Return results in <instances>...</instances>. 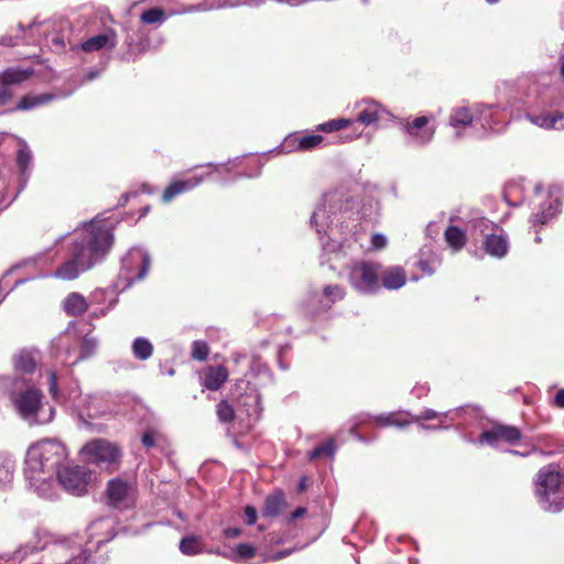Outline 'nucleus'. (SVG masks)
Here are the masks:
<instances>
[{"label": "nucleus", "instance_id": "nucleus-55", "mask_svg": "<svg viewBox=\"0 0 564 564\" xmlns=\"http://www.w3.org/2000/svg\"><path fill=\"white\" fill-rule=\"evenodd\" d=\"M97 75H98V72H89V73H88V78H89V79H94V78H96V77H97Z\"/></svg>", "mask_w": 564, "mask_h": 564}, {"label": "nucleus", "instance_id": "nucleus-32", "mask_svg": "<svg viewBox=\"0 0 564 564\" xmlns=\"http://www.w3.org/2000/svg\"><path fill=\"white\" fill-rule=\"evenodd\" d=\"M336 445L334 440H328L324 443L315 446L308 454V458L311 460L316 459L318 457H330L335 454Z\"/></svg>", "mask_w": 564, "mask_h": 564}, {"label": "nucleus", "instance_id": "nucleus-41", "mask_svg": "<svg viewBox=\"0 0 564 564\" xmlns=\"http://www.w3.org/2000/svg\"><path fill=\"white\" fill-rule=\"evenodd\" d=\"M258 513L257 509L252 506L245 507V522L247 525H252L257 522Z\"/></svg>", "mask_w": 564, "mask_h": 564}, {"label": "nucleus", "instance_id": "nucleus-59", "mask_svg": "<svg viewBox=\"0 0 564 564\" xmlns=\"http://www.w3.org/2000/svg\"><path fill=\"white\" fill-rule=\"evenodd\" d=\"M535 241L536 242H540L541 241V238L539 236L535 237Z\"/></svg>", "mask_w": 564, "mask_h": 564}, {"label": "nucleus", "instance_id": "nucleus-35", "mask_svg": "<svg viewBox=\"0 0 564 564\" xmlns=\"http://www.w3.org/2000/svg\"><path fill=\"white\" fill-rule=\"evenodd\" d=\"M32 161V154L26 147L21 148L17 153V165L22 175H25Z\"/></svg>", "mask_w": 564, "mask_h": 564}, {"label": "nucleus", "instance_id": "nucleus-13", "mask_svg": "<svg viewBox=\"0 0 564 564\" xmlns=\"http://www.w3.org/2000/svg\"><path fill=\"white\" fill-rule=\"evenodd\" d=\"M117 42V33L110 29L106 33L91 36L82 42L79 48L85 53L99 52L104 48L112 50L116 47Z\"/></svg>", "mask_w": 564, "mask_h": 564}, {"label": "nucleus", "instance_id": "nucleus-33", "mask_svg": "<svg viewBox=\"0 0 564 564\" xmlns=\"http://www.w3.org/2000/svg\"><path fill=\"white\" fill-rule=\"evenodd\" d=\"M323 295L327 299L330 306L345 297L346 290L339 284H328L323 289Z\"/></svg>", "mask_w": 564, "mask_h": 564}, {"label": "nucleus", "instance_id": "nucleus-29", "mask_svg": "<svg viewBox=\"0 0 564 564\" xmlns=\"http://www.w3.org/2000/svg\"><path fill=\"white\" fill-rule=\"evenodd\" d=\"M132 352L137 359L147 360L153 354V345L150 343V340L143 337H138L132 344Z\"/></svg>", "mask_w": 564, "mask_h": 564}, {"label": "nucleus", "instance_id": "nucleus-12", "mask_svg": "<svg viewBox=\"0 0 564 564\" xmlns=\"http://www.w3.org/2000/svg\"><path fill=\"white\" fill-rule=\"evenodd\" d=\"M202 182L203 178L198 176H192L186 180H174L164 188L161 199L163 203H170L176 196L194 189Z\"/></svg>", "mask_w": 564, "mask_h": 564}, {"label": "nucleus", "instance_id": "nucleus-44", "mask_svg": "<svg viewBox=\"0 0 564 564\" xmlns=\"http://www.w3.org/2000/svg\"><path fill=\"white\" fill-rule=\"evenodd\" d=\"M13 98V93L8 87L0 86V107L9 104Z\"/></svg>", "mask_w": 564, "mask_h": 564}, {"label": "nucleus", "instance_id": "nucleus-14", "mask_svg": "<svg viewBox=\"0 0 564 564\" xmlns=\"http://www.w3.org/2000/svg\"><path fill=\"white\" fill-rule=\"evenodd\" d=\"M229 371L224 365L209 366L205 370L203 386L210 391L219 390L228 380Z\"/></svg>", "mask_w": 564, "mask_h": 564}, {"label": "nucleus", "instance_id": "nucleus-42", "mask_svg": "<svg viewBox=\"0 0 564 564\" xmlns=\"http://www.w3.org/2000/svg\"><path fill=\"white\" fill-rule=\"evenodd\" d=\"M371 245L376 250L383 249L387 246V239L381 234H373L371 237Z\"/></svg>", "mask_w": 564, "mask_h": 564}, {"label": "nucleus", "instance_id": "nucleus-4", "mask_svg": "<svg viewBox=\"0 0 564 564\" xmlns=\"http://www.w3.org/2000/svg\"><path fill=\"white\" fill-rule=\"evenodd\" d=\"M29 455L45 470L58 466L66 456V449L61 442L43 440L31 447Z\"/></svg>", "mask_w": 564, "mask_h": 564}, {"label": "nucleus", "instance_id": "nucleus-24", "mask_svg": "<svg viewBox=\"0 0 564 564\" xmlns=\"http://www.w3.org/2000/svg\"><path fill=\"white\" fill-rule=\"evenodd\" d=\"M474 121V116L466 107H459L452 111L449 123L454 128H466Z\"/></svg>", "mask_w": 564, "mask_h": 564}, {"label": "nucleus", "instance_id": "nucleus-5", "mask_svg": "<svg viewBox=\"0 0 564 564\" xmlns=\"http://www.w3.org/2000/svg\"><path fill=\"white\" fill-rule=\"evenodd\" d=\"M91 473L83 466H65L57 470L61 485L69 492L80 496L87 491Z\"/></svg>", "mask_w": 564, "mask_h": 564}, {"label": "nucleus", "instance_id": "nucleus-54", "mask_svg": "<svg viewBox=\"0 0 564 564\" xmlns=\"http://www.w3.org/2000/svg\"><path fill=\"white\" fill-rule=\"evenodd\" d=\"M54 45H58L61 47H65V42L62 37L57 36L52 40Z\"/></svg>", "mask_w": 564, "mask_h": 564}, {"label": "nucleus", "instance_id": "nucleus-30", "mask_svg": "<svg viewBox=\"0 0 564 564\" xmlns=\"http://www.w3.org/2000/svg\"><path fill=\"white\" fill-rule=\"evenodd\" d=\"M352 122V120L345 118L332 119L327 122L316 126V131L332 133L350 127Z\"/></svg>", "mask_w": 564, "mask_h": 564}, {"label": "nucleus", "instance_id": "nucleus-26", "mask_svg": "<svg viewBox=\"0 0 564 564\" xmlns=\"http://www.w3.org/2000/svg\"><path fill=\"white\" fill-rule=\"evenodd\" d=\"M14 473V460L7 455L0 456V488L11 484Z\"/></svg>", "mask_w": 564, "mask_h": 564}, {"label": "nucleus", "instance_id": "nucleus-19", "mask_svg": "<svg viewBox=\"0 0 564 564\" xmlns=\"http://www.w3.org/2000/svg\"><path fill=\"white\" fill-rule=\"evenodd\" d=\"M375 424L380 427L397 426L403 429L412 423L410 413L397 411L388 414H381L373 419Z\"/></svg>", "mask_w": 564, "mask_h": 564}, {"label": "nucleus", "instance_id": "nucleus-22", "mask_svg": "<svg viewBox=\"0 0 564 564\" xmlns=\"http://www.w3.org/2000/svg\"><path fill=\"white\" fill-rule=\"evenodd\" d=\"M529 120L544 129H563L564 128V112L554 111L540 116H528Z\"/></svg>", "mask_w": 564, "mask_h": 564}, {"label": "nucleus", "instance_id": "nucleus-36", "mask_svg": "<svg viewBox=\"0 0 564 564\" xmlns=\"http://www.w3.org/2000/svg\"><path fill=\"white\" fill-rule=\"evenodd\" d=\"M164 19V11L160 8H152L145 10L141 14V21L144 24H154L161 22Z\"/></svg>", "mask_w": 564, "mask_h": 564}, {"label": "nucleus", "instance_id": "nucleus-49", "mask_svg": "<svg viewBox=\"0 0 564 564\" xmlns=\"http://www.w3.org/2000/svg\"><path fill=\"white\" fill-rule=\"evenodd\" d=\"M18 37L19 36H2L0 39V44L9 47L15 46L19 44Z\"/></svg>", "mask_w": 564, "mask_h": 564}, {"label": "nucleus", "instance_id": "nucleus-8", "mask_svg": "<svg viewBox=\"0 0 564 564\" xmlns=\"http://www.w3.org/2000/svg\"><path fill=\"white\" fill-rule=\"evenodd\" d=\"M522 440L521 431L512 425L494 424L490 430L484 431L479 436L480 443L498 446L500 443L516 445Z\"/></svg>", "mask_w": 564, "mask_h": 564}, {"label": "nucleus", "instance_id": "nucleus-20", "mask_svg": "<svg viewBox=\"0 0 564 564\" xmlns=\"http://www.w3.org/2000/svg\"><path fill=\"white\" fill-rule=\"evenodd\" d=\"M288 503L285 500L284 492L281 490L274 491L265 498L262 513L268 518L279 517L286 508Z\"/></svg>", "mask_w": 564, "mask_h": 564}, {"label": "nucleus", "instance_id": "nucleus-3", "mask_svg": "<svg viewBox=\"0 0 564 564\" xmlns=\"http://www.w3.org/2000/svg\"><path fill=\"white\" fill-rule=\"evenodd\" d=\"M83 451L90 463L98 466L105 465L111 473L117 470L120 465L121 449L110 441L104 438L93 440L84 446Z\"/></svg>", "mask_w": 564, "mask_h": 564}, {"label": "nucleus", "instance_id": "nucleus-17", "mask_svg": "<svg viewBox=\"0 0 564 564\" xmlns=\"http://www.w3.org/2000/svg\"><path fill=\"white\" fill-rule=\"evenodd\" d=\"M383 112L384 109L379 104L375 101H366L364 107L357 113L355 121L366 127L372 126L379 122Z\"/></svg>", "mask_w": 564, "mask_h": 564}, {"label": "nucleus", "instance_id": "nucleus-1", "mask_svg": "<svg viewBox=\"0 0 564 564\" xmlns=\"http://www.w3.org/2000/svg\"><path fill=\"white\" fill-rule=\"evenodd\" d=\"M113 245L111 228L101 223H91L76 234L69 245V256L55 270L57 279L73 281L100 262Z\"/></svg>", "mask_w": 564, "mask_h": 564}, {"label": "nucleus", "instance_id": "nucleus-9", "mask_svg": "<svg viewBox=\"0 0 564 564\" xmlns=\"http://www.w3.org/2000/svg\"><path fill=\"white\" fill-rule=\"evenodd\" d=\"M378 264L367 261H361L352 267L350 271V281L355 283L356 288L371 291L378 285Z\"/></svg>", "mask_w": 564, "mask_h": 564}, {"label": "nucleus", "instance_id": "nucleus-60", "mask_svg": "<svg viewBox=\"0 0 564 564\" xmlns=\"http://www.w3.org/2000/svg\"><path fill=\"white\" fill-rule=\"evenodd\" d=\"M4 557L3 556H0V561L3 560Z\"/></svg>", "mask_w": 564, "mask_h": 564}, {"label": "nucleus", "instance_id": "nucleus-56", "mask_svg": "<svg viewBox=\"0 0 564 564\" xmlns=\"http://www.w3.org/2000/svg\"><path fill=\"white\" fill-rule=\"evenodd\" d=\"M151 207L150 206H145L143 209H142V213H141V216H145L149 212H150Z\"/></svg>", "mask_w": 564, "mask_h": 564}, {"label": "nucleus", "instance_id": "nucleus-27", "mask_svg": "<svg viewBox=\"0 0 564 564\" xmlns=\"http://www.w3.org/2000/svg\"><path fill=\"white\" fill-rule=\"evenodd\" d=\"M50 100H52V96L48 95V94H43V95H40V96L25 95L17 104L14 110H21V111L30 110L32 108H35V107L40 106V105L46 104Z\"/></svg>", "mask_w": 564, "mask_h": 564}, {"label": "nucleus", "instance_id": "nucleus-6", "mask_svg": "<svg viewBox=\"0 0 564 564\" xmlns=\"http://www.w3.org/2000/svg\"><path fill=\"white\" fill-rule=\"evenodd\" d=\"M434 116H420L409 117L403 119L400 123L404 132H406L412 139L420 144H426L430 142L435 133V127L433 126Z\"/></svg>", "mask_w": 564, "mask_h": 564}, {"label": "nucleus", "instance_id": "nucleus-53", "mask_svg": "<svg viewBox=\"0 0 564 564\" xmlns=\"http://www.w3.org/2000/svg\"><path fill=\"white\" fill-rule=\"evenodd\" d=\"M305 489H306V477H302L297 485V491L303 492Z\"/></svg>", "mask_w": 564, "mask_h": 564}, {"label": "nucleus", "instance_id": "nucleus-51", "mask_svg": "<svg viewBox=\"0 0 564 564\" xmlns=\"http://www.w3.org/2000/svg\"><path fill=\"white\" fill-rule=\"evenodd\" d=\"M554 404L557 408L564 409V388L560 389L554 397Z\"/></svg>", "mask_w": 564, "mask_h": 564}, {"label": "nucleus", "instance_id": "nucleus-39", "mask_svg": "<svg viewBox=\"0 0 564 564\" xmlns=\"http://www.w3.org/2000/svg\"><path fill=\"white\" fill-rule=\"evenodd\" d=\"M141 442L147 448L154 447L156 444V432L153 430L145 431L141 437Z\"/></svg>", "mask_w": 564, "mask_h": 564}, {"label": "nucleus", "instance_id": "nucleus-52", "mask_svg": "<svg viewBox=\"0 0 564 564\" xmlns=\"http://www.w3.org/2000/svg\"><path fill=\"white\" fill-rule=\"evenodd\" d=\"M37 25H41V23H37L36 21H33L32 23H30L28 26H24L22 23H19V29L22 31V32H25V31H31L33 28L37 26Z\"/></svg>", "mask_w": 564, "mask_h": 564}, {"label": "nucleus", "instance_id": "nucleus-2", "mask_svg": "<svg viewBox=\"0 0 564 564\" xmlns=\"http://www.w3.org/2000/svg\"><path fill=\"white\" fill-rule=\"evenodd\" d=\"M564 476L557 465L541 467L533 479V492L538 503L549 512L564 510Z\"/></svg>", "mask_w": 564, "mask_h": 564}, {"label": "nucleus", "instance_id": "nucleus-58", "mask_svg": "<svg viewBox=\"0 0 564 564\" xmlns=\"http://www.w3.org/2000/svg\"><path fill=\"white\" fill-rule=\"evenodd\" d=\"M561 74H562V76H564V63L561 66Z\"/></svg>", "mask_w": 564, "mask_h": 564}, {"label": "nucleus", "instance_id": "nucleus-48", "mask_svg": "<svg viewBox=\"0 0 564 564\" xmlns=\"http://www.w3.org/2000/svg\"><path fill=\"white\" fill-rule=\"evenodd\" d=\"M241 533H242V531L239 528H227L224 530V535L227 539H236V538L240 536Z\"/></svg>", "mask_w": 564, "mask_h": 564}, {"label": "nucleus", "instance_id": "nucleus-46", "mask_svg": "<svg viewBox=\"0 0 564 564\" xmlns=\"http://www.w3.org/2000/svg\"><path fill=\"white\" fill-rule=\"evenodd\" d=\"M306 513L307 509L305 507H299L290 514L289 522L303 518Z\"/></svg>", "mask_w": 564, "mask_h": 564}, {"label": "nucleus", "instance_id": "nucleus-45", "mask_svg": "<svg viewBox=\"0 0 564 564\" xmlns=\"http://www.w3.org/2000/svg\"><path fill=\"white\" fill-rule=\"evenodd\" d=\"M416 267L427 275H432L434 273V269L431 267L430 261L425 259H421L417 261Z\"/></svg>", "mask_w": 564, "mask_h": 564}, {"label": "nucleus", "instance_id": "nucleus-47", "mask_svg": "<svg viewBox=\"0 0 564 564\" xmlns=\"http://www.w3.org/2000/svg\"><path fill=\"white\" fill-rule=\"evenodd\" d=\"M531 220H532L534 226L538 225V224L539 225H544V224H546L549 221V215L545 214L544 212L541 213V214H534L532 216Z\"/></svg>", "mask_w": 564, "mask_h": 564}, {"label": "nucleus", "instance_id": "nucleus-10", "mask_svg": "<svg viewBox=\"0 0 564 564\" xmlns=\"http://www.w3.org/2000/svg\"><path fill=\"white\" fill-rule=\"evenodd\" d=\"M484 252L492 258L502 259L509 252V238L502 231L485 234L481 241Z\"/></svg>", "mask_w": 564, "mask_h": 564}, {"label": "nucleus", "instance_id": "nucleus-34", "mask_svg": "<svg viewBox=\"0 0 564 564\" xmlns=\"http://www.w3.org/2000/svg\"><path fill=\"white\" fill-rule=\"evenodd\" d=\"M209 346L206 341L195 340L192 345L191 356L194 360L205 361L209 355Z\"/></svg>", "mask_w": 564, "mask_h": 564}, {"label": "nucleus", "instance_id": "nucleus-38", "mask_svg": "<svg viewBox=\"0 0 564 564\" xmlns=\"http://www.w3.org/2000/svg\"><path fill=\"white\" fill-rule=\"evenodd\" d=\"M254 555H256V549L251 544L240 543L236 547L235 561H237L238 558L249 560V558H252Z\"/></svg>", "mask_w": 564, "mask_h": 564}, {"label": "nucleus", "instance_id": "nucleus-28", "mask_svg": "<svg viewBox=\"0 0 564 564\" xmlns=\"http://www.w3.org/2000/svg\"><path fill=\"white\" fill-rule=\"evenodd\" d=\"M180 551L184 555H196L203 552L200 538L196 535H186L180 542Z\"/></svg>", "mask_w": 564, "mask_h": 564}, {"label": "nucleus", "instance_id": "nucleus-23", "mask_svg": "<svg viewBox=\"0 0 564 564\" xmlns=\"http://www.w3.org/2000/svg\"><path fill=\"white\" fill-rule=\"evenodd\" d=\"M444 239L448 247L453 249V251L462 250L467 242L465 230L454 225H451L445 229Z\"/></svg>", "mask_w": 564, "mask_h": 564}, {"label": "nucleus", "instance_id": "nucleus-31", "mask_svg": "<svg viewBox=\"0 0 564 564\" xmlns=\"http://www.w3.org/2000/svg\"><path fill=\"white\" fill-rule=\"evenodd\" d=\"M216 414L221 423H231L236 419V411L226 399H223L217 403Z\"/></svg>", "mask_w": 564, "mask_h": 564}, {"label": "nucleus", "instance_id": "nucleus-15", "mask_svg": "<svg viewBox=\"0 0 564 564\" xmlns=\"http://www.w3.org/2000/svg\"><path fill=\"white\" fill-rule=\"evenodd\" d=\"M324 141V137L321 134H305V135H290L285 142L288 147H292L296 151L306 152L312 151L319 147Z\"/></svg>", "mask_w": 564, "mask_h": 564}, {"label": "nucleus", "instance_id": "nucleus-7", "mask_svg": "<svg viewBox=\"0 0 564 564\" xmlns=\"http://www.w3.org/2000/svg\"><path fill=\"white\" fill-rule=\"evenodd\" d=\"M106 496L111 507L128 508L134 501L135 488L132 482L113 478L108 481Z\"/></svg>", "mask_w": 564, "mask_h": 564}, {"label": "nucleus", "instance_id": "nucleus-50", "mask_svg": "<svg viewBox=\"0 0 564 564\" xmlns=\"http://www.w3.org/2000/svg\"><path fill=\"white\" fill-rule=\"evenodd\" d=\"M48 382H50V392L55 395L57 392V377H56L55 372L48 373Z\"/></svg>", "mask_w": 564, "mask_h": 564}, {"label": "nucleus", "instance_id": "nucleus-11", "mask_svg": "<svg viewBox=\"0 0 564 564\" xmlns=\"http://www.w3.org/2000/svg\"><path fill=\"white\" fill-rule=\"evenodd\" d=\"M42 393L36 389H28L19 394L15 408L23 419L34 417L41 408Z\"/></svg>", "mask_w": 564, "mask_h": 564}, {"label": "nucleus", "instance_id": "nucleus-40", "mask_svg": "<svg viewBox=\"0 0 564 564\" xmlns=\"http://www.w3.org/2000/svg\"><path fill=\"white\" fill-rule=\"evenodd\" d=\"M410 417L412 419V423L413 422H420L421 420L429 421V420L437 419L438 417V413L435 412L434 410L427 409V410H424L423 412H421V414L417 415V416H414V415L410 414Z\"/></svg>", "mask_w": 564, "mask_h": 564}, {"label": "nucleus", "instance_id": "nucleus-18", "mask_svg": "<svg viewBox=\"0 0 564 564\" xmlns=\"http://www.w3.org/2000/svg\"><path fill=\"white\" fill-rule=\"evenodd\" d=\"M380 280L386 289L398 290L405 284L406 273L401 267H390L381 273Z\"/></svg>", "mask_w": 564, "mask_h": 564}, {"label": "nucleus", "instance_id": "nucleus-37", "mask_svg": "<svg viewBox=\"0 0 564 564\" xmlns=\"http://www.w3.org/2000/svg\"><path fill=\"white\" fill-rule=\"evenodd\" d=\"M97 348V340L89 335L84 336L82 346H80V358L90 357Z\"/></svg>", "mask_w": 564, "mask_h": 564}, {"label": "nucleus", "instance_id": "nucleus-21", "mask_svg": "<svg viewBox=\"0 0 564 564\" xmlns=\"http://www.w3.org/2000/svg\"><path fill=\"white\" fill-rule=\"evenodd\" d=\"M63 307L68 316H80L87 312L89 305L82 294L73 292L65 297Z\"/></svg>", "mask_w": 564, "mask_h": 564}, {"label": "nucleus", "instance_id": "nucleus-25", "mask_svg": "<svg viewBox=\"0 0 564 564\" xmlns=\"http://www.w3.org/2000/svg\"><path fill=\"white\" fill-rule=\"evenodd\" d=\"M14 368L22 373H33L36 360L30 351H21L14 359Z\"/></svg>", "mask_w": 564, "mask_h": 564}, {"label": "nucleus", "instance_id": "nucleus-43", "mask_svg": "<svg viewBox=\"0 0 564 564\" xmlns=\"http://www.w3.org/2000/svg\"><path fill=\"white\" fill-rule=\"evenodd\" d=\"M150 264H151V261H150L149 256L148 254H142L141 268H140V271H139V273L137 275L138 280H142L147 275V273H148V271L150 269Z\"/></svg>", "mask_w": 564, "mask_h": 564}, {"label": "nucleus", "instance_id": "nucleus-57", "mask_svg": "<svg viewBox=\"0 0 564 564\" xmlns=\"http://www.w3.org/2000/svg\"><path fill=\"white\" fill-rule=\"evenodd\" d=\"M488 3L494 4L497 3L499 0H486Z\"/></svg>", "mask_w": 564, "mask_h": 564}, {"label": "nucleus", "instance_id": "nucleus-16", "mask_svg": "<svg viewBox=\"0 0 564 564\" xmlns=\"http://www.w3.org/2000/svg\"><path fill=\"white\" fill-rule=\"evenodd\" d=\"M33 75V69H22L18 67H9L0 73V86L8 87L18 86L29 80Z\"/></svg>", "mask_w": 564, "mask_h": 564}]
</instances>
